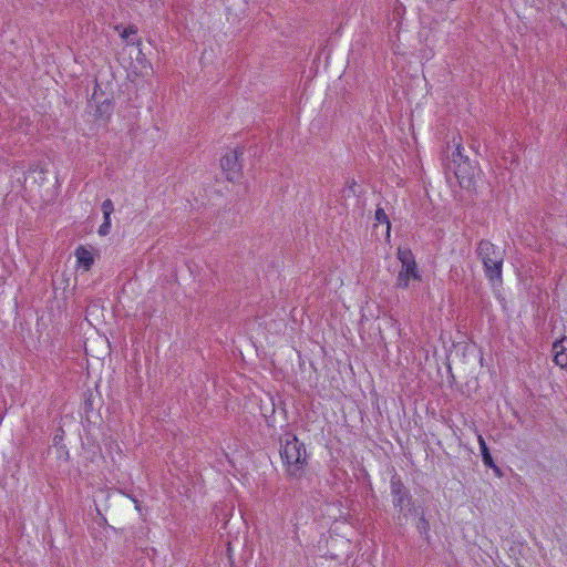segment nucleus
Returning <instances> with one entry per match:
<instances>
[{"label":"nucleus","instance_id":"1","mask_svg":"<svg viewBox=\"0 0 567 567\" xmlns=\"http://www.w3.org/2000/svg\"><path fill=\"white\" fill-rule=\"evenodd\" d=\"M280 457L289 477L299 478L302 476L308 463V455L305 444L295 434L287 433L280 437Z\"/></svg>","mask_w":567,"mask_h":567},{"label":"nucleus","instance_id":"2","mask_svg":"<svg viewBox=\"0 0 567 567\" xmlns=\"http://www.w3.org/2000/svg\"><path fill=\"white\" fill-rule=\"evenodd\" d=\"M477 256L484 265L486 278L492 282L501 284L503 280L504 251L497 248L492 241L482 239L477 246Z\"/></svg>","mask_w":567,"mask_h":567},{"label":"nucleus","instance_id":"3","mask_svg":"<svg viewBox=\"0 0 567 567\" xmlns=\"http://www.w3.org/2000/svg\"><path fill=\"white\" fill-rule=\"evenodd\" d=\"M396 256L402 264V269L399 271L396 277V287L406 289L409 287L410 279L421 281L422 278L412 250L409 248H398Z\"/></svg>","mask_w":567,"mask_h":567},{"label":"nucleus","instance_id":"4","mask_svg":"<svg viewBox=\"0 0 567 567\" xmlns=\"http://www.w3.org/2000/svg\"><path fill=\"white\" fill-rule=\"evenodd\" d=\"M390 488L393 497V506L398 508L400 513H404L405 511L410 513L413 507L412 495L395 471L390 480Z\"/></svg>","mask_w":567,"mask_h":567},{"label":"nucleus","instance_id":"5","mask_svg":"<svg viewBox=\"0 0 567 567\" xmlns=\"http://www.w3.org/2000/svg\"><path fill=\"white\" fill-rule=\"evenodd\" d=\"M243 155V151L238 148L227 152L220 159V166L229 182L236 181L240 176L241 164L239 156Z\"/></svg>","mask_w":567,"mask_h":567},{"label":"nucleus","instance_id":"6","mask_svg":"<svg viewBox=\"0 0 567 567\" xmlns=\"http://www.w3.org/2000/svg\"><path fill=\"white\" fill-rule=\"evenodd\" d=\"M453 169L461 187L470 188L473 185L476 166L470 162L468 157L457 163Z\"/></svg>","mask_w":567,"mask_h":567},{"label":"nucleus","instance_id":"7","mask_svg":"<svg viewBox=\"0 0 567 567\" xmlns=\"http://www.w3.org/2000/svg\"><path fill=\"white\" fill-rule=\"evenodd\" d=\"M567 344V338L556 341L553 346L555 351L554 361L560 368H567V353L565 352Z\"/></svg>","mask_w":567,"mask_h":567},{"label":"nucleus","instance_id":"8","mask_svg":"<svg viewBox=\"0 0 567 567\" xmlns=\"http://www.w3.org/2000/svg\"><path fill=\"white\" fill-rule=\"evenodd\" d=\"M75 257L78 259V264L84 267L85 270H89L94 262L91 251L83 246L76 248Z\"/></svg>","mask_w":567,"mask_h":567},{"label":"nucleus","instance_id":"9","mask_svg":"<svg viewBox=\"0 0 567 567\" xmlns=\"http://www.w3.org/2000/svg\"><path fill=\"white\" fill-rule=\"evenodd\" d=\"M478 444L483 463L486 467H494V460L483 436L478 435Z\"/></svg>","mask_w":567,"mask_h":567},{"label":"nucleus","instance_id":"10","mask_svg":"<svg viewBox=\"0 0 567 567\" xmlns=\"http://www.w3.org/2000/svg\"><path fill=\"white\" fill-rule=\"evenodd\" d=\"M375 220L385 224L386 225V236H390L391 230V223L389 220L388 215L385 214V210L382 207H378L375 210Z\"/></svg>","mask_w":567,"mask_h":567},{"label":"nucleus","instance_id":"11","mask_svg":"<svg viewBox=\"0 0 567 567\" xmlns=\"http://www.w3.org/2000/svg\"><path fill=\"white\" fill-rule=\"evenodd\" d=\"M416 527L421 535H424L426 538H429L430 523L424 515L419 518Z\"/></svg>","mask_w":567,"mask_h":567},{"label":"nucleus","instance_id":"12","mask_svg":"<svg viewBox=\"0 0 567 567\" xmlns=\"http://www.w3.org/2000/svg\"><path fill=\"white\" fill-rule=\"evenodd\" d=\"M102 212H103V217L104 219H109L111 218V214L114 212V205H113V202L107 198L105 199L103 203H102V207H101Z\"/></svg>","mask_w":567,"mask_h":567},{"label":"nucleus","instance_id":"13","mask_svg":"<svg viewBox=\"0 0 567 567\" xmlns=\"http://www.w3.org/2000/svg\"><path fill=\"white\" fill-rule=\"evenodd\" d=\"M463 151L464 148L462 147L461 143H457L455 152H453L452 163L454 166L457 165V163L463 162L465 157H467L466 155L463 154Z\"/></svg>","mask_w":567,"mask_h":567},{"label":"nucleus","instance_id":"14","mask_svg":"<svg viewBox=\"0 0 567 567\" xmlns=\"http://www.w3.org/2000/svg\"><path fill=\"white\" fill-rule=\"evenodd\" d=\"M357 182L353 179V178H349L347 182H346V189H343V197H349L350 196V193L352 195H357Z\"/></svg>","mask_w":567,"mask_h":567},{"label":"nucleus","instance_id":"15","mask_svg":"<svg viewBox=\"0 0 567 567\" xmlns=\"http://www.w3.org/2000/svg\"><path fill=\"white\" fill-rule=\"evenodd\" d=\"M111 230V218L104 219L103 224L99 227V235L100 236H106L110 234Z\"/></svg>","mask_w":567,"mask_h":567},{"label":"nucleus","instance_id":"16","mask_svg":"<svg viewBox=\"0 0 567 567\" xmlns=\"http://www.w3.org/2000/svg\"><path fill=\"white\" fill-rule=\"evenodd\" d=\"M137 33V28L134 24H130L128 27L124 28L121 32V38L127 39L132 34Z\"/></svg>","mask_w":567,"mask_h":567},{"label":"nucleus","instance_id":"17","mask_svg":"<svg viewBox=\"0 0 567 567\" xmlns=\"http://www.w3.org/2000/svg\"><path fill=\"white\" fill-rule=\"evenodd\" d=\"M494 473L498 476V477H502L503 476V473L501 471V468L494 463V467H491Z\"/></svg>","mask_w":567,"mask_h":567},{"label":"nucleus","instance_id":"18","mask_svg":"<svg viewBox=\"0 0 567 567\" xmlns=\"http://www.w3.org/2000/svg\"><path fill=\"white\" fill-rule=\"evenodd\" d=\"M58 440H60V436H54V443H58Z\"/></svg>","mask_w":567,"mask_h":567},{"label":"nucleus","instance_id":"19","mask_svg":"<svg viewBox=\"0 0 567 567\" xmlns=\"http://www.w3.org/2000/svg\"><path fill=\"white\" fill-rule=\"evenodd\" d=\"M58 440H60V436H54V443H58Z\"/></svg>","mask_w":567,"mask_h":567}]
</instances>
